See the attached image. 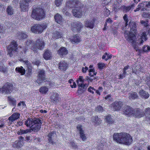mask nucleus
Masks as SVG:
<instances>
[{"label": "nucleus", "instance_id": "obj_1", "mask_svg": "<svg viewBox=\"0 0 150 150\" xmlns=\"http://www.w3.org/2000/svg\"><path fill=\"white\" fill-rule=\"evenodd\" d=\"M41 120L37 118H28L25 121V124L28 127H31L30 129L23 130V134L30 132L33 131L36 132L38 131L41 128L42 124Z\"/></svg>", "mask_w": 150, "mask_h": 150}, {"label": "nucleus", "instance_id": "obj_2", "mask_svg": "<svg viewBox=\"0 0 150 150\" xmlns=\"http://www.w3.org/2000/svg\"><path fill=\"white\" fill-rule=\"evenodd\" d=\"M113 136V140L119 144L129 145L132 143V141L131 136L127 133H114Z\"/></svg>", "mask_w": 150, "mask_h": 150}, {"label": "nucleus", "instance_id": "obj_3", "mask_svg": "<svg viewBox=\"0 0 150 150\" xmlns=\"http://www.w3.org/2000/svg\"><path fill=\"white\" fill-rule=\"evenodd\" d=\"M129 26L130 28V32L127 31H125V36L128 41L131 43H134L136 41V34L137 32L135 23L131 21L129 22Z\"/></svg>", "mask_w": 150, "mask_h": 150}, {"label": "nucleus", "instance_id": "obj_4", "mask_svg": "<svg viewBox=\"0 0 150 150\" xmlns=\"http://www.w3.org/2000/svg\"><path fill=\"white\" fill-rule=\"evenodd\" d=\"M31 17L35 19L40 21L45 17L44 10L41 7L34 8L32 11Z\"/></svg>", "mask_w": 150, "mask_h": 150}, {"label": "nucleus", "instance_id": "obj_5", "mask_svg": "<svg viewBox=\"0 0 150 150\" xmlns=\"http://www.w3.org/2000/svg\"><path fill=\"white\" fill-rule=\"evenodd\" d=\"M18 46L15 40H13L11 42L10 45L7 46L8 54L10 57L15 55V54L18 49Z\"/></svg>", "mask_w": 150, "mask_h": 150}, {"label": "nucleus", "instance_id": "obj_6", "mask_svg": "<svg viewBox=\"0 0 150 150\" xmlns=\"http://www.w3.org/2000/svg\"><path fill=\"white\" fill-rule=\"evenodd\" d=\"M83 5L81 2L78 0H73L67 2L66 9H67L70 8L75 7V8H81Z\"/></svg>", "mask_w": 150, "mask_h": 150}, {"label": "nucleus", "instance_id": "obj_7", "mask_svg": "<svg viewBox=\"0 0 150 150\" xmlns=\"http://www.w3.org/2000/svg\"><path fill=\"white\" fill-rule=\"evenodd\" d=\"M45 43L42 39H38L33 44L31 47V49L33 51L37 52V49L42 50L44 48Z\"/></svg>", "mask_w": 150, "mask_h": 150}, {"label": "nucleus", "instance_id": "obj_8", "mask_svg": "<svg viewBox=\"0 0 150 150\" xmlns=\"http://www.w3.org/2000/svg\"><path fill=\"white\" fill-rule=\"evenodd\" d=\"M46 27V25L36 24L31 27V30L33 33L38 34L42 33Z\"/></svg>", "mask_w": 150, "mask_h": 150}, {"label": "nucleus", "instance_id": "obj_9", "mask_svg": "<svg viewBox=\"0 0 150 150\" xmlns=\"http://www.w3.org/2000/svg\"><path fill=\"white\" fill-rule=\"evenodd\" d=\"M13 88V86L11 84L7 83L0 88V93L6 94H9L12 91Z\"/></svg>", "mask_w": 150, "mask_h": 150}, {"label": "nucleus", "instance_id": "obj_10", "mask_svg": "<svg viewBox=\"0 0 150 150\" xmlns=\"http://www.w3.org/2000/svg\"><path fill=\"white\" fill-rule=\"evenodd\" d=\"M85 6L82 7L81 8H75L72 10L73 15L75 17L81 18L84 15L86 11L85 10Z\"/></svg>", "mask_w": 150, "mask_h": 150}, {"label": "nucleus", "instance_id": "obj_11", "mask_svg": "<svg viewBox=\"0 0 150 150\" xmlns=\"http://www.w3.org/2000/svg\"><path fill=\"white\" fill-rule=\"evenodd\" d=\"M46 80L45 71L43 70H41L38 72V79L36 81L37 83L40 85L43 81H45Z\"/></svg>", "mask_w": 150, "mask_h": 150}, {"label": "nucleus", "instance_id": "obj_12", "mask_svg": "<svg viewBox=\"0 0 150 150\" xmlns=\"http://www.w3.org/2000/svg\"><path fill=\"white\" fill-rule=\"evenodd\" d=\"M71 25L72 30L75 33H78L83 27L82 24L78 21L73 22Z\"/></svg>", "mask_w": 150, "mask_h": 150}, {"label": "nucleus", "instance_id": "obj_13", "mask_svg": "<svg viewBox=\"0 0 150 150\" xmlns=\"http://www.w3.org/2000/svg\"><path fill=\"white\" fill-rule=\"evenodd\" d=\"M123 104L120 101H115L111 105V107L114 111L119 110L122 108Z\"/></svg>", "mask_w": 150, "mask_h": 150}, {"label": "nucleus", "instance_id": "obj_14", "mask_svg": "<svg viewBox=\"0 0 150 150\" xmlns=\"http://www.w3.org/2000/svg\"><path fill=\"white\" fill-rule=\"evenodd\" d=\"M28 2L25 0H22L20 1V7L21 11L25 12L28 10Z\"/></svg>", "mask_w": 150, "mask_h": 150}, {"label": "nucleus", "instance_id": "obj_15", "mask_svg": "<svg viewBox=\"0 0 150 150\" xmlns=\"http://www.w3.org/2000/svg\"><path fill=\"white\" fill-rule=\"evenodd\" d=\"M132 115L135 117L139 118L144 116V113L142 110L134 109Z\"/></svg>", "mask_w": 150, "mask_h": 150}, {"label": "nucleus", "instance_id": "obj_16", "mask_svg": "<svg viewBox=\"0 0 150 150\" xmlns=\"http://www.w3.org/2000/svg\"><path fill=\"white\" fill-rule=\"evenodd\" d=\"M77 128L79 130V133L80 134V137L83 141L85 140L86 138L85 134L84 133V131L82 129V126L80 125H78Z\"/></svg>", "mask_w": 150, "mask_h": 150}, {"label": "nucleus", "instance_id": "obj_17", "mask_svg": "<svg viewBox=\"0 0 150 150\" xmlns=\"http://www.w3.org/2000/svg\"><path fill=\"white\" fill-rule=\"evenodd\" d=\"M51 101L53 103L56 104L59 102L60 98L58 94L54 93L51 96Z\"/></svg>", "mask_w": 150, "mask_h": 150}, {"label": "nucleus", "instance_id": "obj_18", "mask_svg": "<svg viewBox=\"0 0 150 150\" xmlns=\"http://www.w3.org/2000/svg\"><path fill=\"white\" fill-rule=\"evenodd\" d=\"M134 109L131 107L127 106L124 109V112L126 115H132Z\"/></svg>", "mask_w": 150, "mask_h": 150}, {"label": "nucleus", "instance_id": "obj_19", "mask_svg": "<svg viewBox=\"0 0 150 150\" xmlns=\"http://www.w3.org/2000/svg\"><path fill=\"white\" fill-rule=\"evenodd\" d=\"M58 53L60 56H64L68 53V51L65 48L63 47L58 50Z\"/></svg>", "mask_w": 150, "mask_h": 150}, {"label": "nucleus", "instance_id": "obj_20", "mask_svg": "<svg viewBox=\"0 0 150 150\" xmlns=\"http://www.w3.org/2000/svg\"><path fill=\"white\" fill-rule=\"evenodd\" d=\"M79 80L77 81V82L79 86L85 88L87 86L86 85H85L83 83V79L82 76H79Z\"/></svg>", "mask_w": 150, "mask_h": 150}, {"label": "nucleus", "instance_id": "obj_21", "mask_svg": "<svg viewBox=\"0 0 150 150\" xmlns=\"http://www.w3.org/2000/svg\"><path fill=\"white\" fill-rule=\"evenodd\" d=\"M94 22L95 21L93 19L92 20H88L85 22V26L88 28H92L94 27Z\"/></svg>", "mask_w": 150, "mask_h": 150}, {"label": "nucleus", "instance_id": "obj_22", "mask_svg": "<svg viewBox=\"0 0 150 150\" xmlns=\"http://www.w3.org/2000/svg\"><path fill=\"white\" fill-rule=\"evenodd\" d=\"M139 94L142 98L147 99L149 97L148 93L143 90H141L139 91Z\"/></svg>", "mask_w": 150, "mask_h": 150}, {"label": "nucleus", "instance_id": "obj_23", "mask_svg": "<svg viewBox=\"0 0 150 150\" xmlns=\"http://www.w3.org/2000/svg\"><path fill=\"white\" fill-rule=\"evenodd\" d=\"M147 35L145 32H144L141 34V36L140 38V40H139L138 42L141 44H142L144 41H146L147 40V37H146Z\"/></svg>", "mask_w": 150, "mask_h": 150}, {"label": "nucleus", "instance_id": "obj_24", "mask_svg": "<svg viewBox=\"0 0 150 150\" xmlns=\"http://www.w3.org/2000/svg\"><path fill=\"white\" fill-rule=\"evenodd\" d=\"M67 67V64L64 62H61L59 64V68L62 70H65Z\"/></svg>", "mask_w": 150, "mask_h": 150}, {"label": "nucleus", "instance_id": "obj_25", "mask_svg": "<svg viewBox=\"0 0 150 150\" xmlns=\"http://www.w3.org/2000/svg\"><path fill=\"white\" fill-rule=\"evenodd\" d=\"M70 41L72 43H78L81 41V38L79 36L76 35L72 37Z\"/></svg>", "mask_w": 150, "mask_h": 150}, {"label": "nucleus", "instance_id": "obj_26", "mask_svg": "<svg viewBox=\"0 0 150 150\" xmlns=\"http://www.w3.org/2000/svg\"><path fill=\"white\" fill-rule=\"evenodd\" d=\"M129 98L130 100H134L138 98V94L136 92H132L128 93Z\"/></svg>", "mask_w": 150, "mask_h": 150}, {"label": "nucleus", "instance_id": "obj_27", "mask_svg": "<svg viewBox=\"0 0 150 150\" xmlns=\"http://www.w3.org/2000/svg\"><path fill=\"white\" fill-rule=\"evenodd\" d=\"M51 52L49 50H47L43 55L44 58L46 60H49L51 57Z\"/></svg>", "mask_w": 150, "mask_h": 150}, {"label": "nucleus", "instance_id": "obj_28", "mask_svg": "<svg viewBox=\"0 0 150 150\" xmlns=\"http://www.w3.org/2000/svg\"><path fill=\"white\" fill-rule=\"evenodd\" d=\"M19 115L18 113H15L9 117L8 120L11 122H13L19 118Z\"/></svg>", "mask_w": 150, "mask_h": 150}, {"label": "nucleus", "instance_id": "obj_29", "mask_svg": "<svg viewBox=\"0 0 150 150\" xmlns=\"http://www.w3.org/2000/svg\"><path fill=\"white\" fill-rule=\"evenodd\" d=\"M16 35L18 38L20 40L25 39L27 37V35L23 32H19L17 33Z\"/></svg>", "mask_w": 150, "mask_h": 150}, {"label": "nucleus", "instance_id": "obj_30", "mask_svg": "<svg viewBox=\"0 0 150 150\" xmlns=\"http://www.w3.org/2000/svg\"><path fill=\"white\" fill-rule=\"evenodd\" d=\"M55 21L57 23L60 24L62 22V16L58 13L57 14L54 16Z\"/></svg>", "mask_w": 150, "mask_h": 150}, {"label": "nucleus", "instance_id": "obj_31", "mask_svg": "<svg viewBox=\"0 0 150 150\" xmlns=\"http://www.w3.org/2000/svg\"><path fill=\"white\" fill-rule=\"evenodd\" d=\"M146 117L147 120H150V108H147L145 109L144 112Z\"/></svg>", "mask_w": 150, "mask_h": 150}, {"label": "nucleus", "instance_id": "obj_32", "mask_svg": "<svg viewBox=\"0 0 150 150\" xmlns=\"http://www.w3.org/2000/svg\"><path fill=\"white\" fill-rule=\"evenodd\" d=\"M55 135V133L53 132L49 133L48 135L49 142L52 144H54L52 139Z\"/></svg>", "mask_w": 150, "mask_h": 150}, {"label": "nucleus", "instance_id": "obj_33", "mask_svg": "<svg viewBox=\"0 0 150 150\" xmlns=\"http://www.w3.org/2000/svg\"><path fill=\"white\" fill-rule=\"evenodd\" d=\"M134 7V4H133L130 6H125L123 8L124 11L127 13L129 12L131 9H133Z\"/></svg>", "mask_w": 150, "mask_h": 150}, {"label": "nucleus", "instance_id": "obj_34", "mask_svg": "<svg viewBox=\"0 0 150 150\" xmlns=\"http://www.w3.org/2000/svg\"><path fill=\"white\" fill-rule=\"evenodd\" d=\"M16 71L17 72L21 73V75H23L25 73V69L21 66L20 67H16Z\"/></svg>", "mask_w": 150, "mask_h": 150}, {"label": "nucleus", "instance_id": "obj_35", "mask_svg": "<svg viewBox=\"0 0 150 150\" xmlns=\"http://www.w3.org/2000/svg\"><path fill=\"white\" fill-rule=\"evenodd\" d=\"M105 121L109 124H112L113 123V119L111 115H108L105 118Z\"/></svg>", "mask_w": 150, "mask_h": 150}, {"label": "nucleus", "instance_id": "obj_36", "mask_svg": "<svg viewBox=\"0 0 150 150\" xmlns=\"http://www.w3.org/2000/svg\"><path fill=\"white\" fill-rule=\"evenodd\" d=\"M112 57L111 54H110L109 53L106 52L103 56L102 58L103 59H105L106 61H107L109 59H111Z\"/></svg>", "mask_w": 150, "mask_h": 150}, {"label": "nucleus", "instance_id": "obj_37", "mask_svg": "<svg viewBox=\"0 0 150 150\" xmlns=\"http://www.w3.org/2000/svg\"><path fill=\"white\" fill-rule=\"evenodd\" d=\"M148 20H146V21L141 20L140 21L141 24L143 26L146 27L147 29H150V25L148 23Z\"/></svg>", "mask_w": 150, "mask_h": 150}, {"label": "nucleus", "instance_id": "obj_38", "mask_svg": "<svg viewBox=\"0 0 150 150\" xmlns=\"http://www.w3.org/2000/svg\"><path fill=\"white\" fill-rule=\"evenodd\" d=\"M6 12L9 15H11L13 14V10L11 6H8L6 9Z\"/></svg>", "mask_w": 150, "mask_h": 150}, {"label": "nucleus", "instance_id": "obj_39", "mask_svg": "<svg viewBox=\"0 0 150 150\" xmlns=\"http://www.w3.org/2000/svg\"><path fill=\"white\" fill-rule=\"evenodd\" d=\"M92 120L95 124H99L101 123V121L97 116L93 117L92 119Z\"/></svg>", "mask_w": 150, "mask_h": 150}, {"label": "nucleus", "instance_id": "obj_40", "mask_svg": "<svg viewBox=\"0 0 150 150\" xmlns=\"http://www.w3.org/2000/svg\"><path fill=\"white\" fill-rule=\"evenodd\" d=\"M48 91V88L45 86H42L39 89L40 93H46Z\"/></svg>", "mask_w": 150, "mask_h": 150}, {"label": "nucleus", "instance_id": "obj_41", "mask_svg": "<svg viewBox=\"0 0 150 150\" xmlns=\"http://www.w3.org/2000/svg\"><path fill=\"white\" fill-rule=\"evenodd\" d=\"M24 62L25 64L27 66V67L28 68L29 72H30L32 69V67L31 64L28 61H25Z\"/></svg>", "mask_w": 150, "mask_h": 150}, {"label": "nucleus", "instance_id": "obj_42", "mask_svg": "<svg viewBox=\"0 0 150 150\" xmlns=\"http://www.w3.org/2000/svg\"><path fill=\"white\" fill-rule=\"evenodd\" d=\"M123 19L125 22V26H123L122 28L123 29H124V28H126V27L128 25V24L127 23L128 22V19L127 18V15L126 14H125L123 17Z\"/></svg>", "mask_w": 150, "mask_h": 150}, {"label": "nucleus", "instance_id": "obj_43", "mask_svg": "<svg viewBox=\"0 0 150 150\" xmlns=\"http://www.w3.org/2000/svg\"><path fill=\"white\" fill-rule=\"evenodd\" d=\"M62 33L56 31L53 35V37L58 38H61L62 36Z\"/></svg>", "mask_w": 150, "mask_h": 150}, {"label": "nucleus", "instance_id": "obj_44", "mask_svg": "<svg viewBox=\"0 0 150 150\" xmlns=\"http://www.w3.org/2000/svg\"><path fill=\"white\" fill-rule=\"evenodd\" d=\"M8 98L9 100L11 101L10 103L11 105H14L15 107H16V100L14 99V98L11 97L10 96L8 97Z\"/></svg>", "mask_w": 150, "mask_h": 150}, {"label": "nucleus", "instance_id": "obj_45", "mask_svg": "<svg viewBox=\"0 0 150 150\" xmlns=\"http://www.w3.org/2000/svg\"><path fill=\"white\" fill-rule=\"evenodd\" d=\"M143 50L144 52H148L150 50V47L147 45L144 46L143 47Z\"/></svg>", "mask_w": 150, "mask_h": 150}, {"label": "nucleus", "instance_id": "obj_46", "mask_svg": "<svg viewBox=\"0 0 150 150\" xmlns=\"http://www.w3.org/2000/svg\"><path fill=\"white\" fill-rule=\"evenodd\" d=\"M142 16L143 18H150V13L144 12L142 15Z\"/></svg>", "mask_w": 150, "mask_h": 150}, {"label": "nucleus", "instance_id": "obj_47", "mask_svg": "<svg viewBox=\"0 0 150 150\" xmlns=\"http://www.w3.org/2000/svg\"><path fill=\"white\" fill-rule=\"evenodd\" d=\"M22 146V144L20 142H15L13 145L14 147H19Z\"/></svg>", "mask_w": 150, "mask_h": 150}, {"label": "nucleus", "instance_id": "obj_48", "mask_svg": "<svg viewBox=\"0 0 150 150\" xmlns=\"http://www.w3.org/2000/svg\"><path fill=\"white\" fill-rule=\"evenodd\" d=\"M127 72L126 71H123L122 73H121L119 75V79H122L124 78L126 75Z\"/></svg>", "mask_w": 150, "mask_h": 150}, {"label": "nucleus", "instance_id": "obj_49", "mask_svg": "<svg viewBox=\"0 0 150 150\" xmlns=\"http://www.w3.org/2000/svg\"><path fill=\"white\" fill-rule=\"evenodd\" d=\"M98 67L100 69H102L105 66V64L102 63H99L98 64Z\"/></svg>", "mask_w": 150, "mask_h": 150}, {"label": "nucleus", "instance_id": "obj_50", "mask_svg": "<svg viewBox=\"0 0 150 150\" xmlns=\"http://www.w3.org/2000/svg\"><path fill=\"white\" fill-rule=\"evenodd\" d=\"M0 71L5 73L7 71V69L4 66L0 65Z\"/></svg>", "mask_w": 150, "mask_h": 150}, {"label": "nucleus", "instance_id": "obj_51", "mask_svg": "<svg viewBox=\"0 0 150 150\" xmlns=\"http://www.w3.org/2000/svg\"><path fill=\"white\" fill-rule=\"evenodd\" d=\"M143 4V3L140 4L139 5H138L137 6V8L136 9L134 10V11L135 12L138 11L143 6L142 5Z\"/></svg>", "mask_w": 150, "mask_h": 150}, {"label": "nucleus", "instance_id": "obj_52", "mask_svg": "<svg viewBox=\"0 0 150 150\" xmlns=\"http://www.w3.org/2000/svg\"><path fill=\"white\" fill-rule=\"evenodd\" d=\"M63 0H55V4L57 6L60 5L62 1Z\"/></svg>", "mask_w": 150, "mask_h": 150}, {"label": "nucleus", "instance_id": "obj_53", "mask_svg": "<svg viewBox=\"0 0 150 150\" xmlns=\"http://www.w3.org/2000/svg\"><path fill=\"white\" fill-rule=\"evenodd\" d=\"M26 44L28 46H30V45H31L32 46L33 45V44H34L33 42H32V41L30 40H27L26 42Z\"/></svg>", "mask_w": 150, "mask_h": 150}, {"label": "nucleus", "instance_id": "obj_54", "mask_svg": "<svg viewBox=\"0 0 150 150\" xmlns=\"http://www.w3.org/2000/svg\"><path fill=\"white\" fill-rule=\"evenodd\" d=\"M93 90L94 91V90H95V89H94L91 86L89 87L88 89V91L91 93H94V92L93 91Z\"/></svg>", "mask_w": 150, "mask_h": 150}, {"label": "nucleus", "instance_id": "obj_55", "mask_svg": "<svg viewBox=\"0 0 150 150\" xmlns=\"http://www.w3.org/2000/svg\"><path fill=\"white\" fill-rule=\"evenodd\" d=\"M105 99L108 100H112V99L110 95H108L105 97Z\"/></svg>", "mask_w": 150, "mask_h": 150}, {"label": "nucleus", "instance_id": "obj_56", "mask_svg": "<svg viewBox=\"0 0 150 150\" xmlns=\"http://www.w3.org/2000/svg\"><path fill=\"white\" fill-rule=\"evenodd\" d=\"M70 143V145H71L74 148H77V145L73 142L71 141Z\"/></svg>", "mask_w": 150, "mask_h": 150}, {"label": "nucleus", "instance_id": "obj_57", "mask_svg": "<svg viewBox=\"0 0 150 150\" xmlns=\"http://www.w3.org/2000/svg\"><path fill=\"white\" fill-rule=\"evenodd\" d=\"M5 10L4 6L2 5H0V12H2Z\"/></svg>", "mask_w": 150, "mask_h": 150}, {"label": "nucleus", "instance_id": "obj_58", "mask_svg": "<svg viewBox=\"0 0 150 150\" xmlns=\"http://www.w3.org/2000/svg\"><path fill=\"white\" fill-rule=\"evenodd\" d=\"M97 109L98 111L99 112H101L103 111V108L101 106H99L97 107Z\"/></svg>", "mask_w": 150, "mask_h": 150}, {"label": "nucleus", "instance_id": "obj_59", "mask_svg": "<svg viewBox=\"0 0 150 150\" xmlns=\"http://www.w3.org/2000/svg\"><path fill=\"white\" fill-rule=\"evenodd\" d=\"M89 72H92L93 73V74L94 75H96V73L95 72V70L93 69H89Z\"/></svg>", "mask_w": 150, "mask_h": 150}, {"label": "nucleus", "instance_id": "obj_60", "mask_svg": "<svg viewBox=\"0 0 150 150\" xmlns=\"http://www.w3.org/2000/svg\"><path fill=\"white\" fill-rule=\"evenodd\" d=\"M4 28L2 26L0 25V33H3L4 31Z\"/></svg>", "mask_w": 150, "mask_h": 150}, {"label": "nucleus", "instance_id": "obj_61", "mask_svg": "<svg viewBox=\"0 0 150 150\" xmlns=\"http://www.w3.org/2000/svg\"><path fill=\"white\" fill-rule=\"evenodd\" d=\"M23 129H20L18 132V134H23Z\"/></svg>", "mask_w": 150, "mask_h": 150}, {"label": "nucleus", "instance_id": "obj_62", "mask_svg": "<svg viewBox=\"0 0 150 150\" xmlns=\"http://www.w3.org/2000/svg\"><path fill=\"white\" fill-rule=\"evenodd\" d=\"M106 22L109 23H111L112 22V21L110 18H109L106 20Z\"/></svg>", "mask_w": 150, "mask_h": 150}, {"label": "nucleus", "instance_id": "obj_63", "mask_svg": "<svg viewBox=\"0 0 150 150\" xmlns=\"http://www.w3.org/2000/svg\"><path fill=\"white\" fill-rule=\"evenodd\" d=\"M70 86L72 88H75L76 86L75 83L73 81L72 82V84H71L70 85Z\"/></svg>", "mask_w": 150, "mask_h": 150}, {"label": "nucleus", "instance_id": "obj_64", "mask_svg": "<svg viewBox=\"0 0 150 150\" xmlns=\"http://www.w3.org/2000/svg\"><path fill=\"white\" fill-rule=\"evenodd\" d=\"M146 3V6L147 7H148L149 6H150V1H149L148 3L147 2H144L143 4H144Z\"/></svg>", "mask_w": 150, "mask_h": 150}]
</instances>
